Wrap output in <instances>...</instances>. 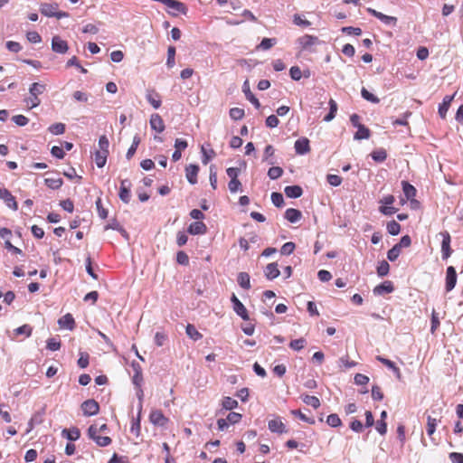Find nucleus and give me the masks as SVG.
<instances>
[{
    "instance_id": "1",
    "label": "nucleus",
    "mask_w": 463,
    "mask_h": 463,
    "mask_svg": "<svg viewBox=\"0 0 463 463\" xmlns=\"http://www.w3.org/2000/svg\"><path fill=\"white\" fill-rule=\"evenodd\" d=\"M439 235L442 237V241H441L442 259L446 260L452 253V250L450 249L451 238H450L449 232H447V231L441 232L439 233Z\"/></svg>"
},
{
    "instance_id": "2",
    "label": "nucleus",
    "mask_w": 463,
    "mask_h": 463,
    "mask_svg": "<svg viewBox=\"0 0 463 463\" xmlns=\"http://www.w3.org/2000/svg\"><path fill=\"white\" fill-rule=\"evenodd\" d=\"M457 284V272L453 266H449L446 270L445 288L447 292L451 291Z\"/></svg>"
},
{
    "instance_id": "3",
    "label": "nucleus",
    "mask_w": 463,
    "mask_h": 463,
    "mask_svg": "<svg viewBox=\"0 0 463 463\" xmlns=\"http://www.w3.org/2000/svg\"><path fill=\"white\" fill-rule=\"evenodd\" d=\"M81 410L85 416H93L99 412V405L95 400L90 399L81 404Z\"/></svg>"
},
{
    "instance_id": "4",
    "label": "nucleus",
    "mask_w": 463,
    "mask_h": 463,
    "mask_svg": "<svg viewBox=\"0 0 463 463\" xmlns=\"http://www.w3.org/2000/svg\"><path fill=\"white\" fill-rule=\"evenodd\" d=\"M0 199L4 200L6 206L9 207L10 209H13L14 211H16L18 209V204L15 198L11 194V193L7 189H0Z\"/></svg>"
},
{
    "instance_id": "5",
    "label": "nucleus",
    "mask_w": 463,
    "mask_h": 463,
    "mask_svg": "<svg viewBox=\"0 0 463 463\" xmlns=\"http://www.w3.org/2000/svg\"><path fill=\"white\" fill-rule=\"evenodd\" d=\"M39 9L43 15L54 17L56 11L59 9V5L57 3H42Z\"/></svg>"
},
{
    "instance_id": "6",
    "label": "nucleus",
    "mask_w": 463,
    "mask_h": 463,
    "mask_svg": "<svg viewBox=\"0 0 463 463\" xmlns=\"http://www.w3.org/2000/svg\"><path fill=\"white\" fill-rule=\"evenodd\" d=\"M367 12L369 14H371L372 15H373L374 17H376L377 19H379L384 24L395 25V24L397 22V18L396 17L386 15V14H383L381 12H378V11L373 9V8H368Z\"/></svg>"
},
{
    "instance_id": "7",
    "label": "nucleus",
    "mask_w": 463,
    "mask_h": 463,
    "mask_svg": "<svg viewBox=\"0 0 463 463\" xmlns=\"http://www.w3.org/2000/svg\"><path fill=\"white\" fill-rule=\"evenodd\" d=\"M149 123L151 128L157 133H162L165 128L163 118L157 113L151 115Z\"/></svg>"
},
{
    "instance_id": "8",
    "label": "nucleus",
    "mask_w": 463,
    "mask_h": 463,
    "mask_svg": "<svg viewBox=\"0 0 463 463\" xmlns=\"http://www.w3.org/2000/svg\"><path fill=\"white\" fill-rule=\"evenodd\" d=\"M68 43L60 36H53L52 40V49L58 53H65L68 51Z\"/></svg>"
},
{
    "instance_id": "9",
    "label": "nucleus",
    "mask_w": 463,
    "mask_h": 463,
    "mask_svg": "<svg viewBox=\"0 0 463 463\" xmlns=\"http://www.w3.org/2000/svg\"><path fill=\"white\" fill-rule=\"evenodd\" d=\"M150 421L156 426H165L168 420L160 410H154L149 415Z\"/></svg>"
},
{
    "instance_id": "10",
    "label": "nucleus",
    "mask_w": 463,
    "mask_h": 463,
    "mask_svg": "<svg viewBox=\"0 0 463 463\" xmlns=\"http://www.w3.org/2000/svg\"><path fill=\"white\" fill-rule=\"evenodd\" d=\"M294 147L298 155H305L310 151L309 140L307 137L298 138Z\"/></svg>"
},
{
    "instance_id": "11",
    "label": "nucleus",
    "mask_w": 463,
    "mask_h": 463,
    "mask_svg": "<svg viewBox=\"0 0 463 463\" xmlns=\"http://www.w3.org/2000/svg\"><path fill=\"white\" fill-rule=\"evenodd\" d=\"M198 172L199 166L197 165L190 164L185 167V176L191 184H195L197 183Z\"/></svg>"
},
{
    "instance_id": "12",
    "label": "nucleus",
    "mask_w": 463,
    "mask_h": 463,
    "mask_svg": "<svg viewBox=\"0 0 463 463\" xmlns=\"http://www.w3.org/2000/svg\"><path fill=\"white\" fill-rule=\"evenodd\" d=\"M455 97V94L453 95H446L443 98L442 102L439 106V115L441 118H445L447 116V112L450 107V104Z\"/></svg>"
},
{
    "instance_id": "13",
    "label": "nucleus",
    "mask_w": 463,
    "mask_h": 463,
    "mask_svg": "<svg viewBox=\"0 0 463 463\" xmlns=\"http://www.w3.org/2000/svg\"><path fill=\"white\" fill-rule=\"evenodd\" d=\"M242 91L245 94L246 99L256 108L260 107L259 99L253 95L250 90L249 80H245L242 85Z\"/></svg>"
},
{
    "instance_id": "14",
    "label": "nucleus",
    "mask_w": 463,
    "mask_h": 463,
    "mask_svg": "<svg viewBox=\"0 0 463 463\" xmlns=\"http://www.w3.org/2000/svg\"><path fill=\"white\" fill-rule=\"evenodd\" d=\"M88 435L90 439L94 440L96 444L99 447H107L111 443V439L108 436H101L99 432H96L95 434H92L91 432L88 431Z\"/></svg>"
},
{
    "instance_id": "15",
    "label": "nucleus",
    "mask_w": 463,
    "mask_h": 463,
    "mask_svg": "<svg viewBox=\"0 0 463 463\" xmlns=\"http://www.w3.org/2000/svg\"><path fill=\"white\" fill-rule=\"evenodd\" d=\"M394 290V287L392 281L386 280L373 288L375 295H383L386 293H392Z\"/></svg>"
},
{
    "instance_id": "16",
    "label": "nucleus",
    "mask_w": 463,
    "mask_h": 463,
    "mask_svg": "<svg viewBox=\"0 0 463 463\" xmlns=\"http://www.w3.org/2000/svg\"><path fill=\"white\" fill-rule=\"evenodd\" d=\"M58 324L61 328L72 330L75 327V321L71 314L68 313L58 320Z\"/></svg>"
},
{
    "instance_id": "17",
    "label": "nucleus",
    "mask_w": 463,
    "mask_h": 463,
    "mask_svg": "<svg viewBox=\"0 0 463 463\" xmlns=\"http://www.w3.org/2000/svg\"><path fill=\"white\" fill-rule=\"evenodd\" d=\"M264 273H265V277L269 280H272V279L278 278L280 274L279 269L278 268V264L276 262L268 264L266 266Z\"/></svg>"
},
{
    "instance_id": "18",
    "label": "nucleus",
    "mask_w": 463,
    "mask_h": 463,
    "mask_svg": "<svg viewBox=\"0 0 463 463\" xmlns=\"http://www.w3.org/2000/svg\"><path fill=\"white\" fill-rule=\"evenodd\" d=\"M206 231V225L202 222H192L188 227V232L193 235L204 234Z\"/></svg>"
},
{
    "instance_id": "19",
    "label": "nucleus",
    "mask_w": 463,
    "mask_h": 463,
    "mask_svg": "<svg viewBox=\"0 0 463 463\" xmlns=\"http://www.w3.org/2000/svg\"><path fill=\"white\" fill-rule=\"evenodd\" d=\"M284 193L288 198H298L302 195L303 190L299 185H288L285 187Z\"/></svg>"
},
{
    "instance_id": "20",
    "label": "nucleus",
    "mask_w": 463,
    "mask_h": 463,
    "mask_svg": "<svg viewBox=\"0 0 463 463\" xmlns=\"http://www.w3.org/2000/svg\"><path fill=\"white\" fill-rule=\"evenodd\" d=\"M302 217V213L299 210L294 208H288L285 212V218L291 223H296Z\"/></svg>"
},
{
    "instance_id": "21",
    "label": "nucleus",
    "mask_w": 463,
    "mask_h": 463,
    "mask_svg": "<svg viewBox=\"0 0 463 463\" xmlns=\"http://www.w3.org/2000/svg\"><path fill=\"white\" fill-rule=\"evenodd\" d=\"M269 430L271 432L284 433L286 432L285 425L279 419L270 420L269 421Z\"/></svg>"
},
{
    "instance_id": "22",
    "label": "nucleus",
    "mask_w": 463,
    "mask_h": 463,
    "mask_svg": "<svg viewBox=\"0 0 463 463\" xmlns=\"http://www.w3.org/2000/svg\"><path fill=\"white\" fill-rule=\"evenodd\" d=\"M146 99L154 109H159L161 106L160 95L155 90H149L146 93Z\"/></svg>"
},
{
    "instance_id": "23",
    "label": "nucleus",
    "mask_w": 463,
    "mask_h": 463,
    "mask_svg": "<svg viewBox=\"0 0 463 463\" xmlns=\"http://www.w3.org/2000/svg\"><path fill=\"white\" fill-rule=\"evenodd\" d=\"M317 42V37L305 34L304 36L298 39V43L303 49H307L310 46L314 45Z\"/></svg>"
},
{
    "instance_id": "24",
    "label": "nucleus",
    "mask_w": 463,
    "mask_h": 463,
    "mask_svg": "<svg viewBox=\"0 0 463 463\" xmlns=\"http://www.w3.org/2000/svg\"><path fill=\"white\" fill-rule=\"evenodd\" d=\"M402 191L407 200H412L416 195V189L413 185L409 184L407 181L402 182Z\"/></svg>"
},
{
    "instance_id": "25",
    "label": "nucleus",
    "mask_w": 463,
    "mask_h": 463,
    "mask_svg": "<svg viewBox=\"0 0 463 463\" xmlns=\"http://www.w3.org/2000/svg\"><path fill=\"white\" fill-rule=\"evenodd\" d=\"M237 282L244 289L250 288V278L247 272H240L237 277Z\"/></svg>"
},
{
    "instance_id": "26",
    "label": "nucleus",
    "mask_w": 463,
    "mask_h": 463,
    "mask_svg": "<svg viewBox=\"0 0 463 463\" xmlns=\"http://www.w3.org/2000/svg\"><path fill=\"white\" fill-rule=\"evenodd\" d=\"M46 90V85L39 82L33 83L29 88L30 95L38 97Z\"/></svg>"
},
{
    "instance_id": "27",
    "label": "nucleus",
    "mask_w": 463,
    "mask_h": 463,
    "mask_svg": "<svg viewBox=\"0 0 463 463\" xmlns=\"http://www.w3.org/2000/svg\"><path fill=\"white\" fill-rule=\"evenodd\" d=\"M62 435L69 440H77L80 437V431L78 428L73 427L69 430L64 429L62 430Z\"/></svg>"
},
{
    "instance_id": "28",
    "label": "nucleus",
    "mask_w": 463,
    "mask_h": 463,
    "mask_svg": "<svg viewBox=\"0 0 463 463\" xmlns=\"http://www.w3.org/2000/svg\"><path fill=\"white\" fill-rule=\"evenodd\" d=\"M354 137L356 140L368 139L370 137V129L363 125L357 128V131Z\"/></svg>"
},
{
    "instance_id": "29",
    "label": "nucleus",
    "mask_w": 463,
    "mask_h": 463,
    "mask_svg": "<svg viewBox=\"0 0 463 463\" xmlns=\"http://www.w3.org/2000/svg\"><path fill=\"white\" fill-rule=\"evenodd\" d=\"M302 401L304 403L313 407L314 409H317L320 406V401L316 396L306 394L302 396Z\"/></svg>"
},
{
    "instance_id": "30",
    "label": "nucleus",
    "mask_w": 463,
    "mask_h": 463,
    "mask_svg": "<svg viewBox=\"0 0 463 463\" xmlns=\"http://www.w3.org/2000/svg\"><path fill=\"white\" fill-rule=\"evenodd\" d=\"M185 331L187 335L194 341L199 340L203 337V335L195 328L194 325L188 324L186 326Z\"/></svg>"
},
{
    "instance_id": "31",
    "label": "nucleus",
    "mask_w": 463,
    "mask_h": 463,
    "mask_svg": "<svg viewBox=\"0 0 463 463\" xmlns=\"http://www.w3.org/2000/svg\"><path fill=\"white\" fill-rule=\"evenodd\" d=\"M328 104L330 107V110L329 113L324 118V120L326 122L333 120L337 111V103L335 102V100L330 99Z\"/></svg>"
},
{
    "instance_id": "32",
    "label": "nucleus",
    "mask_w": 463,
    "mask_h": 463,
    "mask_svg": "<svg viewBox=\"0 0 463 463\" xmlns=\"http://www.w3.org/2000/svg\"><path fill=\"white\" fill-rule=\"evenodd\" d=\"M372 158L378 163L383 162L387 157V153L385 149L379 148L371 153Z\"/></svg>"
},
{
    "instance_id": "33",
    "label": "nucleus",
    "mask_w": 463,
    "mask_h": 463,
    "mask_svg": "<svg viewBox=\"0 0 463 463\" xmlns=\"http://www.w3.org/2000/svg\"><path fill=\"white\" fill-rule=\"evenodd\" d=\"M233 310L243 320L249 319V315H248L247 309L241 302L236 303V305L233 307Z\"/></svg>"
},
{
    "instance_id": "34",
    "label": "nucleus",
    "mask_w": 463,
    "mask_h": 463,
    "mask_svg": "<svg viewBox=\"0 0 463 463\" xmlns=\"http://www.w3.org/2000/svg\"><path fill=\"white\" fill-rule=\"evenodd\" d=\"M140 143V137H138V135H136L134 137H133V142H132V145L130 146V147L128 148V152H127V155H126V157L129 160L130 158L133 157V156L135 155L136 151H137V148L138 146Z\"/></svg>"
},
{
    "instance_id": "35",
    "label": "nucleus",
    "mask_w": 463,
    "mask_h": 463,
    "mask_svg": "<svg viewBox=\"0 0 463 463\" xmlns=\"http://www.w3.org/2000/svg\"><path fill=\"white\" fill-rule=\"evenodd\" d=\"M377 360L385 366H387L388 368L392 369L397 374V376L400 377V369L395 365V364L392 361L382 356H377Z\"/></svg>"
},
{
    "instance_id": "36",
    "label": "nucleus",
    "mask_w": 463,
    "mask_h": 463,
    "mask_svg": "<svg viewBox=\"0 0 463 463\" xmlns=\"http://www.w3.org/2000/svg\"><path fill=\"white\" fill-rule=\"evenodd\" d=\"M44 183L49 188L55 190L62 185L63 181L61 178H45Z\"/></svg>"
},
{
    "instance_id": "37",
    "label": "nucleus",
    "mask_w": 463,
    "mask_h": 463,
    "mask_svg": "<svg viewBox=\"0 0 463 463\" xmlns=\"http://www.w3.org/2000/svg\"><path fill=\"white\" fill-rule=\"evenodd\" d=\"M275 149L271 145H268L264 150L263 161L268 162L269 165H273L275 162L270 157L273 156Z\"/></svg>"
},
{
    "instance_id": "38",
    "label": "nucleus",
    "mask_w": 463,
    "mask_h": 463,
    "mask_svg": "<svg viewBox=\"0 0 463 463\" xmlns=\"http://www.w3.org/2000/svg\"><path fill=\"white\" fill-rule=\"evenodd\" d=\"M108 430V425L106 423L95 422L89 427V432L95 434L96 432H106Z\"/></svg>"
},
{
    "instance_id": "39",
    "label": "nucleus",
    "mask_w": 463,
    "mask_h": 463,
    "mask_svg": "<svg viewBox=\"0 0 463 463\" xmlns=\"http://www.w3.org/2000/svg\"><path fill=\"white\" fill-rule=\"evenodd\" d=\"M141 425H140V418L139 415L136 419H132L130 432L133 433L136 437L140 435Z\"/></svg>"
},
{
    "instance_id": "40",
    "label": "nucleus",
    "mask_w": 463,
    "mask_h": 463,
    "mask_svg": "<svg viewBox=\"0 0 463 463\" xmlns=\"http://www.w3.org/2000/svg\"><path fill=\"white\" fill-rule=\"evenodd\" d=\"M307 345V341L304 338H298L296 340H292L289 343V347L292 348L295 351H300L302 350Z\"/></svg>"
},
{
    "instance_id": "41",
    "label": "nucleus",
    "mask_w": 463,
    "mask_h": 463,
    "mask_svg": "<svg viewBox=\"0 0 463 463\" xmlns=\"http://www.w3.org/2000/svg\"><path fill=\"white\" fill-rule=\"evenodd\" d=\"M326 423L329 426H331L333 428H335V427L341 426L342 420H341V419L339 418V416L337 414L332 413V414L327 416Z\"/></svg>"
},
{
    "instance_id": "42",
    "label": "nucleus",
    "mask_w": 463,
    "mask_h": 463,
    "mask_svg": "<svg viewBox=\"0 0 463 463\" xmlns=\"http://www.w3.org/2000/svg\"><path fill=\"white\" fill-rule=\"evenodd\" d=\"M49 131L52 135H61L65 132V125L63 123H55L49 127Z\"/></svg>"
},
{
    "instance_id": "43",
    "label": "nucleus",
    "mask_w": 463,
    "mask_h": 463,
    "mask_svg": "<svg viewBox=\"0 0 463 463\" xmlns=\"http://www.w3.org/2000/svg\"><path fill=\"white\" fill-rule=\"evenodd\" d=\"M277 43L276 38H263L258 48L269 50Z\"/></svg>"
},
{
    "instance_id": "44",
    "label": "nucleus",
    "mask_w": 463,
    "mask_h": 463,
    "mask_svg": "<svg viewBox=\"0 0 463 463\" xmlns=\"http://www.w3.org/2000/svg\"><path fill=\"white\" fill-rule=\"evenodd\" d=\"M283 174V169L279 166H272L268 171V176L272 179L276 180L279 178Z\"/></svg>"
},
{
    "instance_id": "45",
    "label": "nucleus",
    "mask_w": 463,
    "mask_h": 463,
    "mask_svg": "<svg viewBox=\"0 0 463 463\" xmlns=\"http://www.w3.org/2000/svg\"><path fill=\"white\" fill-rule=\"evenodd\" d=\"M175 47L169 46L167 49V60L166 65L168 68H173L175 65Z\"/></svg>"
},
{
    "instance_id": "46",
    "label": "nucleus",
    "mask_w": 463,
    "mask_h": 463,
    "mask_svg": "<svg viewBox=\"0 0 463 463\" xmlns=\"http://www.w3.org/2000/svg\"><path fill=\"white\" fill-rule=\"evenodd\" d=\"M109 229L118 231L125 236L128 235L127 232L123 229V227L119 224V222L117 220H112L105 226V230Z\"/></svg>"
},
{
    "instance_id": "47",
    "label": "nucleus",
    "mask_w": 463,
    "mask_h": 463,
    "mask_svg": "<svg viewBox=\"0 0 463 463\" xmlns=\"http://www.w3.org/2000/svg\"><path fill=\"white\" fill-rule=\"evenodd\" d=\"M390 265L386 260H383L379 263L377 267V274L380 277H384L389 273Z\"/></svg>"
},
{
    "instance_id": "48",
    "label": "nucleus",
    "mask_w": 463,
    "mask_h": 463,
    "mask_svg": "<svg viewBox=\"0 0 463 463\" xmlns=\"http://www.w3.org/2000/svg\"><path fill=\"white\" fill-rule=\"evenodd\" d=\"M361 95L364 99H366L372 103L377 104L380 102V99L375 95L369 92L365 88L362 89Z\"/></svg>"
},
{
    "instance_id": "49",
    "label": "nucleus",
    "mask_w": 463,
    "mask_h": 463,
    "mask_svg": "<svg viewBox=\"0 0 463 463\" xmlns=\"http://www.w3.org/2000/svg\"><path fill=\"white\" fill-rule=\"evenodd\" d=\"M437 427V420L432 418L431 416H428L427 418V433L429 436H432L435 432Z\"/></svg>"
},
{
    "instance_id": "50",
    "label": "nucleus",
    "mask_w": 463,
    "mask_h": 463,
    "mask_svg": "<svg viewBox=\"0 0 463 463\" xmlns=\"http://www.w3.org/2000/svg\"><path fill=\"white\" fill-rule=\"evenodd\" d=\"M387 231L391 235H397L401 231V225L395 221L389 222L387 223Z\"/></svg>"
},
{
    "instance_id": "51",
    "label": "nucleus",
    "mask_w": 463,
    "mask_h": 463,
    "mask_svg": "<svg viewBox=\"0 0 463 463\" xmlns=\"http://www.w3.org/2000/svg\"><path fill=\"white\" fill-rule=\"evenodd\" d=\"M33 328L29 325H23L17 327L14 330L15 335H25L26 337H29L32 335Z\"/></svg>"
},
{
    "instance_id": "52",
    "label": "nucleus",
    "mask_w": 463,
    "mask_h": 463,
    "mask_svg": "<svg viewBox=\"0 0 463 463\" xmlns=\"http://www.w3.org/2000/svg\"><path fill=\"white\" fill-rule=\"evenodd\" d=\"M401 254V249L395 244L391 250L387 252V258L391 261H394L398 259Z\"/></svg>"
},
{
    "instance_id": "53",
    "label": "nucleus",
    "mask_w": 463,
    "mask_h": 463,
    "mask_svg": "<svg viewBox=\"0 0 463 463\" xmlns=\"http://www.w3.org/2000/svg\"><path fill=\"white\" fill-rule=\"evenodd\" d=\"M230 117L233 120L241 119L244 117V109L241 108H232L230 109Z\"/></svg>"
},
{
    "instance_id": "54",
    "label": "nucleus",
    "mask_w": 463,
    "mask_h": 463,
    "mask_svg": "<svg viewBox=\"0 0 463 463\" xmlns=\"http://www.w3.org/2000/svg\"><path fill=\"white\" fill-rule=\"evenodd\" d=\"M238 406V402L231 397H224L222 400V407L225 410H232Z\"/></svg>"
},
{
    "instance_id": "55",
    "label": "nucleus",
    "mask_w": 463,
    "mask_h": 463,
    "mask_svg": "<svg viewBox=\"0 0 463 463\" xmlns=\"http://www.w3.org/2000/svg\"><path fill=\"white\" fill-rule=\"evenodd\" d=\"M109 154H103V152L98 151L95 155V163L98 167H103L107 161V156Z\"/></svg>"
},
{
    "instance_id": "56",
    "label": "nucleus",
    "mask_w": 463,
    "mask_h": 463,
    "mask_svg": "<svg viewBox=\"0 0 463 463\" xmlns=\"http://www.w3.org/2000/svg\"><path fill=\"white\" fill-rule=\"evenodd\" d=\"M272 203L277 207H282L284 204V198L280 193L274 192L271 194Z\"/></svg>"
},
{
    "instance_id": "57",
    "label": "nucleus",
    "mask_w": 463,
    "mask_h": 463,
    "mask_svg": "<svg viewBox=\"0 0 463 463\" xmlns=\"http://www.w3.org/2000/svg\"><path fill=\"white\" fill-rule=\"evenodd\" d=\"M109 142L106 136H101L99 139V152L103 154H109Z\"/></svg>"
},
{
    "instance_id": "58",
    "label": "nucleus",
    "mask_w": 463,
    "mask_h": 463,
    "mask_svg": "<svg viewBox=\"0 0 463 463\" xmlns=\"http://www.w3.org/2000/svg\"><path fill=\"white\" fill-rule=\"evenodd\" d=\"M295 248H296L295 243H293L291 241L286 242L281 247L280 253L282 255H287V256L290 255L294 251Z\"/></svg>"
},
{
    "instance_id": "59",
    "label": "nucleus",
    "mask_w": 463,
    "mask_h": 463,
    "mask_svg": "<svg viewBox=\"0 0 463 463\" xmlns=\"http://www.w3.org/2000/svg\"><path fill=\"white\" fill-rule=\"evenodd\" d=\"M118 195L122 202H124L125 203H129L130 198H131V194H130L129 189H127L125 187H120Z\"/></svg>"
},
{
    "instance_id": "60",
    "label": "nucleus",
    "mask_w": 463,
    "mask_h": 463,
    "mask_svg": "<svg viewBox=\"0 0 463 463\" xmlns=\"http://www.w3.org/2000/svg\"><path fill=\"white\" fill-rule=\"evenodd\" d=\"M47 349L51 350V351H57L60 349L61 347V342L54 338V337H52V338H49L47 340Z\"/></svg>"
},
{
    "instance_id": "61",
    "label": "nucleus",
    "mask_w": 463,
    "mask_h": 463,
    "mask_svg": "<svg viewBox=\"0 0 463 463\" xmlns=\"http://www.w3.org/2000/svg\"><path fill=\"white\" fill-rule=\"evenodd\" d=\"M289 75L294 80H299L303 76L302 71L298 66L291 67L289 70Z\"/></svg>"
},
{
    "instance_id": "62",
    "label": "nucleus",
    "mask_w": 463,
    "mask_h": 463,
    "mask_svg": "<svg viewBox=\"0 0 463 463\" xmlns=\"http://www.w3.org/2000/svg\"><path fill=\"white\" fill-rule=\"evenodd\" d=\"M12 121L19 127H24L28 124L29 119L24 115H15L12 118Z\"/></svg>"
},
{
    "instance_id": "63",
    "label": "nucleus",
    "mask_w": 463,
    "mask_h": 463,
    "mask_svg": "<svg viewBox=\"0 0 463 463\" xmlns=\"http://www.w3.org/2000/svg\"><path fill=\"white\" fill-rule=\"evenodd\" d=\"M24 102L29 107V109H33L40 105L41 100L38 97L30 95L29 98L24 99Z\"/></svg>"
},
{
    "instance_id": "64",
    "label": "nucleus",
    "mask_w": 463,
    "mask_h": 463,
    "mask_svg": "<svg viewBox=\"0 0 463 463\" xmlns=\"http://www.w3.org/2000/svg\"><path fill=\"white\" fill-rule=\"evenodd\" d=\"M449 459L452 463H463V454L458 452H451Z\"/></svg>"
}]
</instances>
